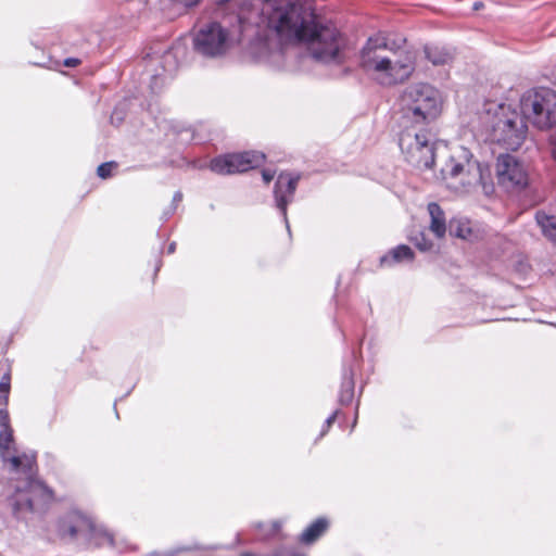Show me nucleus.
<instances>
[{
	"label": "nucleus",
	"instance_id": "nucleus-9",
	"mask_svg": "<svg viewBox=\"0 0 556 556\" xmlns=\"http://www.w3.org/2000/svg\"><path fill=\"white\" fill-rule=\"evenodd\" d=\"M265 161V154L256 151L228 153L214 157L210 163L212 172L219 175L244 173L257 167Z\"/></svg>",
	"mask_w": 556,
	"mask_h": 556
},
{
	"label": "nucleus",
	"instance_id": "nucleus-35",
	"mask_svg": "<svg viewBox=\"0 0 556 556\" xmlns=\"http://www.w3.org/2000/svg\"><path fill=\"white\" fill-rule=\"evenodd\" d=\"M176 250V242H172L169 245H168V249H167V253L168 254H172L174 253Z\"/></svg>",
	"mask_w": 556,
	"mask_h": 556
},
{
	"label": "nucleus",
	"instance_id": "nucleus-4",
	"mask_svg": "<svg viewBox=\"0 0 556 556\" xmlns=\"http://www.w3.org/2000/svg\"><path fill=\"white\" fill-rule=\"evenodd\" d=\"M252 24L251 16L247 17L243 11L225 17L222 23L212 22L197 33L194 49L204 56H219L227 51L229 42L239 41Z\"/></svg>",
	"mask_w": 556,
	"mask_h": 556
},
{
	"label": "nucleus",
	"instance_id": "nucleus-32",
	"mask_svg": "<svg viewBox=\"0 0 556 556\" xmlns=\"http://www.w3.org/2000/svg\"><path fill=\"white\" fill-rule=\"evenodd\" d=\"M10 384L7 381H0V393L10 394Z\"/></svg>",
	"mask_w": 556,
	"mask_h": 556
},
{
	"label": "nucleus",
	"instance_id": "nucleus-26",
	"mask_svg": "<svg viewBox=\"0 0 556 556\" xmlns=\"http://www.w3.org/2000/svg\"><path fill=\"white\" fill-rule=\"evenodd\" d=\"M181 200H182V193L180 191L175 192V194L173 197L172 207L168 211L164 212V219L165 220L168 219L173 215V213L176 210L177 204L180 203Z\"/></svg>",
	"mask_w": 556,
	"mask_h": 556
},
{
	"label": "nucleus",
	"instance_id": "nucleus-33",
	"mask_svg": "<svg viewBox=\"0 0 556 556\" xmlns=\"http://www.w3.org/2000/svg\"><path fill=\"white\" fill-rule=\"evenodd\" d=\"M9 402V394L0 393V407H7Z\"/></svg>",
	"mask_w": 556,
	"mask_h": 556
},
{
	"label": "nucleus",
	"instance_id": "nucleus-31",
	"mask_svg": "<svg viewBox=\"0 0 556 556\" xmlns=\"http://www.w3.org/2000/svg\"><path fill=\"white\" fill-rule=\"evenodd\" d=\"M78 64H80V61L75 58H67L64 60V65L67 67H76Z\"/></svg>",
	"mask_w": 556,
	"mask_h": 556
},
{
	"label": "nucleus",
	"instance_id": "nucleus-13",
	"mask_svg": "<svg viewBox=\"0 0 556 556\" xmlns=\"http://www.w3.org/2000/svg\"><path fill=\"white\" fill-rule=\"evenodd\" d=\"M300 178V174L282 172L278 175L274 186L276 207L280 211L288 231H290V226L287 217V207L293 201Z\"/></svg>",
	"mask_w": 556,
	"mask_h": 556
},
{
	"label": "nucleus",
	"instance_id": "nucleus-1",
	"mask_svg": "<svg viewBox=\"0 0 556 556\" xmlns=\"http://www.w3.org/2000/svg\"><path fill=\"white\" fill-rule=\"evenodd\" d=\"M260 9L252 11L263 29L257 35L270 52H282L283 47L306 42L312 56L321 63L341 64L346 58V38L332 25L323 24L311 7L291 0H260Z\"/></svg>",
	"mask_w": 556,
	"mask_h": 556
},
{
	"label": "nucleus",
	"instance_id": "nucleus-30",
	"mask_svg": "<svg viewBox=\"0 0 556 556\" xmlns=\"http://www.w3.org/2000/svg\"><path fill=\"white\" fill-rule=\"evenodd\" d=\"M549 147L553 159L556 161V134L549 137Z\"/></svg>",
	"mask_w": 556,
	"mask_h": 556
},
{
	"label": "nucleus",
	"instance_id": "nucleus-28",
	"mask_svg": "<svg viewBox=\"0 0 556 556\" xmlns=\"http://www.w3.org/2000/svg\"><path fill=\"white\" fill-rule=\"evenodd\" d=\"M0 426H1V429L11 427L9 413L5 407H0Z\"/></svg>",
	"mask_w": 556,
	"mask_h": 556
},
{
	"label": "nucleus",
	"instance_id": "nucleus-14",
	"mask_svg": "<svg viewBox=\"0 0 556 556\" xmlns=\"http://www.w3.org/2000/svg\"><path fill=\"white\" fill-rule=\"evenodd\" d=\"M425 55L433 65H444L454 59V49L441 45L425 46Z\"/></svg>",
	"mask_w": 556,
	"mask_h": 556
},
{
	"label": "nucleus",
	"instance_id": "nucleus-18",
	"mask_svg": "<svg viewBox=\"0 0 556 556\" xmlns=\"http://www.w3.org/2000/svg\"><path fill=\"white\" fill-rule=\"evenodd\" d=\"M414 260V252L413 250L405 244L397 245L396 248L392 249L389 254L383 255L380 258V264L382 266L384 265H392L393 263H401V262H412Z\"/></svg>",
	"mask_w": 556,
	"mask_h": 556
},
{
	"label": "nucleus",
	"instance_id": "nucleus-5",
	"mask_svg": "<svg viewBox=\"0 0 556 556\" xmlns=\"http://www.w3.org/2000/svg\"><path fill=\"white\" fill-rule=\"evenodd\" d=\"M402 125L426 127L441 112L438 91L427 84L408 86L401 97Z\"/></svg>",
	"mask_w": 556,
	"mask_h": 556
},
{
	"label": "nucleus",
	"instance_id": "nucleus-22",
	"mask_svg": "<svg viewBox=\"0 0 556 556\" xmlns=\"http://www.w3.org/2000/svg\"><path fill=\"white\" fill-rule=\"evenodd\" d=\"M218 545H203L200 543H194L192 545L178 546L167 552H152L148 556H175L182 552H192V551H215L218 549Z\"/></svg>",
	"mask_w": 556,
	"mask_h": 556
},
{
	"label": "nucleus",
	"instance_id": "nucleus-23",
	"mask_svg": "<svg viewBox=\"0 0 556 556\" xmlns=\"http://www.w3.org/2000/svg\"><path fill=\"white\" fill-rule=\"evenodd\" d=\"M409 240L421 252L430 251L433 247V243L426 237L424 231L410 236Z\"/></svg>",
	"mask_w": 556,
	"mask_h": 556
},
{
	"label": "nucleus",
	"instance_id": "nucleus-34",
	"mask_svg": "<svg viewBox=\"0 0 556 556\" xmlns=\"http://www.w3.org/2000/svg\"><path fill=\"white\" fill-rule=\"evenodd\" d=\"M483 8H484V3H483V2H481V1H477V2H475V3H473V5H472V10H473V11H479V10H481V9H483Z\"/></svg>",
	"mask_w": 556,
	"mask_h": 556
},
{
	"label": "nucleus",
	"instance_id": "nucleus-10",
	"mask_svg": "<svg viewBox=\"0 0 556 556\" xmlns=\"http://www.w3.org/2000/svg\"><path fill=\"white\" fill-rule=\"evenodd\" d=\"M468 154L469 152L464 149L462 155L464 161L457 160L454 156L450 157L441 168L442 179H458L464 187H473L482 184L481 165L477 161H471Z\"/></svg>",
	"mask_w": 556,
	"mask_h": 556
},
{
	"label": "nucleus",
	"instance_id": "nucleus-15",
	"mask_svg": "<svg viewBox=\"0 0 556 556\" xmlns=\"http://www.w3.org/2000/svg\"><path fill=\"white\" fill-rule=\"evenodd\" d=\"M428 212L431 217L430 230L437 238H443L448 229L445 223V214L443 210L438 203L431 202L428 204Z\"/></svg>",
	"mask_w": 556,
	"mask_h": 556
},
{
	"label": "nucleus",
	"instance_id": "nucleus-27",
	"mask_svg": "<svg viewBox=\"0 0 556 556\" xmlns=\"http://www.w3.org/2000/svg\"><path fill=\"white\" fill-rule=\"evenodd\" d=\"M338 414H339V410H334V412H333V413H332V414H331V415L326 419L325 425H324V427H323V429H321V431H320V437H324V435L328 432L329 428H330V427H331V425L334 422V420H336V418H337Z\"/></svg>",
	"mask_w": 556,
	"mask_h": 556
},
{
	"label": "nucleus",
	"instance_id": "nucleus-36",
	"mask_svg": "<svg viewBox=\"0 0 556 556\" xmlns=\"http://www.w3.org/2000/svg\"><path fill=\"white\" fill-rule=\"evenodd\" d=\"M163 59L165 62L169 61L170 59H173V53L170 51L165 52Z\"/></svg>",
	"mask_w": 556,
	"mask_h": 556
},
{
	"label": "nucleus",
	"instance_id": "nucleus-7",
	"mask_svg": "<svg viewBox=\"0 0 556 556\" xmlns=\"http://www.w3.org/2000/svg\"><path fill=\"white\" fill-rule=\"evenodd\" d=\"M399 146L405 160L413 167L429 169L434 164L433 136L426 127L403 126L399 136Z\"/></svg>",
	"mask_w": 556,
	"mask_h": 556
},
{
	"label": "nucleus",
	"instance_id": "nucleus-11",
	"mask_svg": "<svg viewBox=\"0 0 556 556\" xmlns=\"http://www.w3.org/2000/svg\"><path fill=\"white\" fill-rule=\"evenodd\" d=\"M73 519L68 525L63 522L61 526L63 534H68L71 538L81 535L86 541L94 542L96 545L114 544L113 535L105 529L96 526L90 519L80 515H75Z\"/></svg>",
	"mask_w": 556,
	"mask_h": 556
},
{
	"label": "nucleus",
	"instance_id": "nucleus-38",
	"mask_svg": "<svg viewBox=\"0 0 556 556\" xmlns=\"http://www.w3.org/2000/svg\"><path fill=\"white\" fill-rule=\"evenodd\" d=\"M1 381H7V382H9V383H10V381H11L10 375H9V374H5V375L2 377Z\"/></svg>",
	"mask_w": 556,
	"mask_h": 556
},
{
	"label": "nucleus",
	"instance_id": "nucleus-12",
	"mask_svg": "<svg viewBox=\"0 0 556 556\" xmlns=\"http://www.w3.org/2000/svg\"><path fill=\"white\" fill-rule=\"evenodd\" d=\"M496 175L498 184L506 189L522 188L528 185V174L523 164L509 154L497 157Z\"/></svg>",
	"mask_w": 556,
	"mask_h": 556
},
{
	"label": "nucleus",
	"instance_id": "nucleus-37",
	"mask_svg": "<svg viewBox=\"0 0 556 556\" xmlns=\"http://www.w3.org/2000/svg\"><path fill=\"white\" fill-rule=\"evenodd\" d=\"M285 549L283 548H279L277 549V554H279V556H285ZM291 556H305V555H301V554H293Z\"/></svg>",
	"mask_w": 556,
	"mask_h": 556
},
{
	"label": "nucleus",
	"instance_id": "nucleus-25",
	"mask_svg": "<svg viewBox=\"0 0 556 556\" xmlns=\"http://www.w3.org/2000/svg\"><path fill=\"white\" fill-rule=\"evenodd\" d=\"M125 115H126L125 104L121 103V104L116 105L111 115V123L116 126L121 125L125 119Z\"/></svg>",
	"mask_w": 556,
	"mask_h": 556
},
{
	"label": "nucleus",
	"instance_id": "nucleus-6",
	"mask_svg": "<svg viewBox=\"0 0 556 556\" xmlns=\"http://www.w3.org/2000/svg\"><path fill=\"white\" fill-rule=\"evenodd\" d=\"M489 123V139L506 150L519 149L527 137L526 115L510 106L501 104Z\"/></svg>",
	"mask_w": 556,
	"mask_h": 556
},
{
	"label": "nucleus",
	"instance_id": "nucleus-29",
	"mask_svg": "<svg viewBox=\"0 0 556 556\" xmlns=\"http://www.w3.org/2000/svg\"><path fill=\"white\" fill-rule=\"evenodd\" d=\"M262 177L265 184H269L275 177V172L270 169H263Z\"/></svg>",
	"mask_w": 556,
	"mask_h": 556
},
{
	"label": "nucleus",
	"instance_id": "nucleus-19",
	"mask_svg": "<svg viewBox=\"0 0 556 556\" xmlns=\"http://www.w3.org/2000/svg\"><path fill=\"white\" fill-rule=\"evenodd\" d=\"M447 228L451 237L459 238L463 240H471L473 237L470 222L466 218H452Z\"/></svg>",
	"mask_w": 556,
	"mask_h": 556
},
{
	"label": "nucleus",
	"instance_id": "nucleus-3",
	"mask_svg": "<svg viewBox=\"0 0 556 556\" xmlns=\"http://www.w3.org/2000/svg\"><path fill=\"white\" fill-rule=\"evenodd\" d=\"M361 66L375 74L379 84L391 86L408 79L414 71V56L400 46L389 47L387 40L369 38L361 53Z\"/></svg>",
	"mask_w": 556,
	"mask_h": 556
},
{
	"label": "nucleus",
	"instance_id": "nucleus-17",
	"mask_svg": "<svg viewBox=\"0 0 556 556\" xmlns=\"http://www.w3.org/2000/svg\"><path fill=\"white\" fill-rule=\"evenodd\" d=\"M535 222L541 228L543 236L556 244V216L548 215L544 211H538L535 213Z\"/></svg>",
	"mask_w": 556,
	"mask_h": 556
},
{
	"label": "nucleus",
	"instance_id": "nucleus-24",
	"mask_svg": "<svg viewBox=\"0 0 556 556\" xmlns=\"http://www.w3.org/2000/svg\"><path fill=\"white\" fill-rule=\"evenodd\" d=\"M117 167L116 162H105L98 166L97 174L100 178L106 179L112 176L113 169Z\"/></svg>",
	"mask_w": 556,
	"mask_h": 556
},
{
	"label": "nucleus",
	"instance_id": "nucleus-20",
	"mask_svg": "<svg viewBox=\"0 0 556 556\" xmlns=\"http://www.w3.org/2000/svg\"><path fill=\"white\" fill-rule=\"evenodd\" d=\"M354 374L351 368L344 369L339 393V403L341 405H349L354 397Z\"/></svg>",
	"mask_w": 556,
	"mask_h": 556
},
{
	"label": "nucleus",
	"instance_id": "nucleus-2",
	"mask_svg": "<svg viewBox=\"0 0 556 556\" xmlns=\"http://www.w3.org/2000/svg\"><path fill=\"white\" fill-rule=\"evenodd\" d=\"M13 429L0 430V457L8 465L9 472L22 478V485L9 498L13 514L18 519L29 514L43 513L53 501V491L36 478L38 472L36 452L15 454Z\"/></svg>",
	"mask_w": 556,
	"mask_h": 556
},
{
	"label": "nucleus",
	"instance_id": "nucleus-8",
	"mask_svg": "<svg viewBox=\"0 0 556 556\" xmlns=\"http://www.w3.org/2000/svg\"><path fill=\"white\" fill-rule=\"evenodd\" d=\"M526 118L534 127L544 130L556 126V92L551 89H540L521 101Z\"/></svg>",
	"mask_w": 556,
	"mask_h": 556
},
{
	"label": "nucleus",
	"instance_id": "nucleus-21",
	"mask_svg": "<svg viewBox=\"0 0 556 556\" xmlns=\"http://www.w3.org/2000/svg\"><path fill=\"white\" fill-rule=\"evenodd\" d=\"M252 527L257 531L256 541H268L273 539L281 528V523L279 521H273L269 526L263 522H255Z\"/></svg>",
	"mask_w": 556,
	"mask_h": 556
},
{
	"label": "nucleus",
	"instance_id": "nucleus-16",
	"mask_svg": "<svg viewBox=\"0 0 556 556\" xmlns=\"http://www.w3.org/2000/svg\"><path fill=\"white\" fill-rule=\"evenodd\" d=\"M329 522L326 518H317L301 533L299 541L302 544L311 545L315 543L328 529Z\"/></svg>",
	"mask_w": 556,
	"mask_h": 556
}]
</instances>
